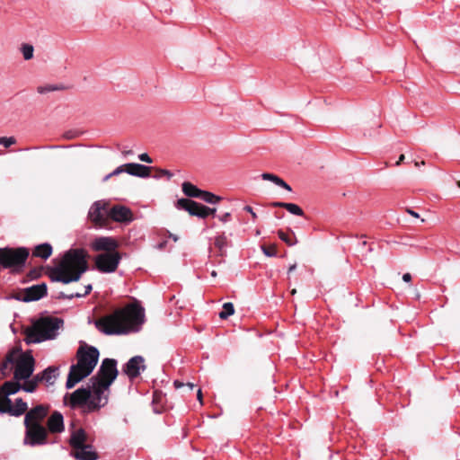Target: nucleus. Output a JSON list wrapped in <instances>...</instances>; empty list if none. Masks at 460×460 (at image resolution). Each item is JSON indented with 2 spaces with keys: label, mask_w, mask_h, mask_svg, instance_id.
<instances>
[{
  "label": "nucleus",
  "mask_w": 460,
  "mask_h": 460,
  "mask_svg": "<svg viewBox=\"0 0 460 460\" xmlns=\"http://www.w3.org/2000/svg\"><path fill=\"white\" fill-rule=\"evenodd\" d=\"M214 244L216 248H217L218 254L220 256H225L226 254V249L229 246V241L225 233L218 234L217 236H215Z\"/></svg>",
  "instance_id": "27"
},
{
  "label": "nucleus",
  "mask_w": 460,
  "mask_h": 460,
  "mask_svg": "<svg viewBox=\"0 0 460 460\" xmlns=\"http://www.w3.org/2000/svg\"><path fill=\"white\" fill-rule=\"evenodd\" d=\"M279 187H281L288 191H291V187L282 179L280 180L279 183L278 184Z\"/></svg>",
  "instance_id": "50"
},
{
  "label": "nucleus",
  "mask_w": 460,
  "mask_h": 460,
  "mask_svg": "<svg viewBox=\"0 0 460 460\" xmlns=\"http://www.w3.org/2000/svg\"><path fill=\"white\" fill-rule=\"evenodd\" d=\"M402 279H403V281H405V282H410V281H411V274H410V273H405V274H403V275H402Z\"/></svg>",
  "instance_id": "53"
},
{
  "label": "nucleus",
  "mask_w": 460,
  "mask_h": 460,
  "mask_svg": "<svg viewBox=\"0 0 460 460\" xmlns=\"http://www.w3.org/2000/svg\"><path fill=\"white\" fill-rule=\"evenodd\" d=\"M406 211H407L408 214L411 215L414 217H420L418 213H416L415 211H413V210H411L410 208H408Z\"/></svg>",
  "instance_id": "54"
},
{
  "label": "nucleus",
  "mask_w": 460,
  "mask_h": 460,
  "mask_svg": "<svg viewBox=\"0 0 460 460\" xmlns=\"http://www.w3.org/2000/svg\"><path fill=\"white\" fill-rule=\"evenodd\" d=\"M144 322V308L140 305H129L96 320L94 325L98 331L106 335H122L138 332Z\"/></svg>",
  "instance_id": "1"
},
{
  "label": "nucleus",
  "mask_w": 460,
  "mask_h": 460,
  "mask_svg": "<svg viewBox=\"0 0 460 460\" xmlns=\"http://www.w3.org/2000/svg\"><path fill=\"white\" fill-rule=\"evenodd\" d=\"M13 403L9 396L6 395H1L0 397V413H7L6 410L7 408H12Z\"/></svg>",
  "instance_id": "35"
},
{
  "label": "nucleus",
  "mask_w": 460,
  "mask_h": 460,
  "mask_svg": "<svg viewBox=\"0 0 460 460\" xmlns=\"http://www.w3.org/2000/svg\"><path fill=\"white\" fill-rule=\"evenodd\" d=\"M199 204L192 199H179L175 202V208L180 210H185L187 211L190 216L197 217Z\"/></svg>",
  "instance_id": "20"
},
{
  "label": "nucleus",
  "mask_w": 460,
  "mask_h": 460,
  "mask_svg": "<svg viewBox=\"0 0 460 460\" xmlns=\"http://www.w3.org/2000/svg\"><path fill=\"white\" fill-rule=\"evenodd\" d=\"M48 294V288L46 283H40L33 285L31 287L23 289L21 296H17L16 299L28 303L32 301H38Z\"/></svg>",
  "instance_id": "13"
},
{
  "label": "nucleus",
  "mask_w": 460,
  "mask_h": 460,
  "mask_svg": "<svg viewBox=\"0 0 460 460\" xmlns=\"http://www.w3.org/2000/svg\"><path fill=\"white\" fill-rule=\"evenodd\" d=\"M132 154H133V151H132V150H123V151H122V155H123L124 156H128V155H132Z\"/></svg>",
  "instance_id": "56"
},
{
  "label": "nucleus",
  "mask_w": 460,
  "mask_h": 460,
  "mask_svg": "<svg viewBox=\"0 0 460 460\" xmlns=\"http://www.w3.org/2000/svg\"><path fill=\"white\" fill-rule=\"evenodd\" d=\"M234 314V306L233 303L227 302L223 305V309L219 313V317L221 319H227L229 316Z\"/></svg>",
  "instance_id": "32"
},
{
  "label": "nucleus",
  "mask_w": 460,
  "mask_h": 460,
  "mask_svg": "<svg viewBox=\"0 0 460 460\" xmlns=\"http://www.w3.org/2000/svg\"><path fill=\"white\" fill-rule=\"evenodd\" d=\"M159 176H166L168 179L172 177V172L166 169H158Z\"/></svg>",
  "instance_id": "47"
},
{
  "label": "nucleus",
  "mask_w": 460,
  "mask_h": 460,
  "mask_svg": "<svg viewBox=\"0 0 460 460\" xmlns=\"http://www.w3.org/2000/svg\"><path fill=\"white\" fill-rule=\"evenodd\" d=\"M404 159V155H401L399 157V160L396 162V165H399L401 162H402Z\"/></svg>",
  "instance_id": "58"
},
{
  "label": "nucleus",
  "mask_w": 460,
  "mask_h": 460,
  "mask_svg": "<svg viewBox=\"0 0 460 460\" xmlns=\"http://www.w3.org/2000/svg\"><path fill=\"white\" fill-rule=\"evenodd\" d=\"M173 385H174V387H175L176 389H179V388H181V387H184V386H188V388H189L190 390H192V389H193V387H194V385H193V384H191V383L184 384V383H182V382H181V381H179V380H175V381L173 382Z\"/></svg>",
  "instance_id": "43"
},
{
  "label": "nucleus",
  "mask_w": 460,
  "mask_h": 460,
  "mask_svg": "<svg viewBox=\"0 0 460 460\" xmlns=\"http://www.w3.org/2000/svg\"><path fill=\"white\" fill-rule=\"evenodd\" d=\"M70 456L75 460H97L99 458L98 453L92 445L72 449Z\"/></svg>",
  "instance_id": "17"
},
{
  "label": "nucleus",
  "mask_w": 460,
  "mask_h": 460,
  "mask_svg": "<svg viewBox=\"0 0 460 460\" xmlns=\"http://www.w3.org/2000/svg\"><path fill=\"white\" fill-rule=\"evenodd\" d=\"M243 210L250 213V215H252V217L253 220H255L257 218V214L253 211L252 208L251 206H245L243 208Z\"/></svg>",
  "instance_id": "48"
},
{
  "label": "nucleus",
  "mask_w": 460,
  "mask_h": 460,
  "mask_svg": "<svg viewBox=\"0 0 460 460\" xmlns=\"http://www.w3.org/2000/svg\"><path fill=\"white\" fill-rule=\"evenodd\" d=\"M138 158L140 161L147 163V164H151L153 162L152 158L146 153H143V154L139 155Z\"/></svg>",
  "instance_id": "46"
},
{
  "label": "nucleus",
  "mask_w": 460,
  "mask_h": 460,
  "mask_svg": "<svg viewBox=\"0 0 460 460\" xmlns=\"http://www.w3.org/2000/svg\"><path fill=\"white\" fill-rule=\"evenodd\" d=\"M172 239H173L174 241H177V239H178V238H177V236H172Z\"/></svg>",
  "instance_id": "62"
},
{
  "label": "nucleus",
  "mask_w": 460,
  "mask_h": 460,
  "mask_svg": "<svg viewBox=\"0 0 460 460\" xmlns=\"http://www.w3.org/2000/svg\"><path fill=\"white\" fill-rule=\"evenodd\" d=\"M24 352H22V349L18 347H14L12 349H10L7 354L4 357V360L7 363H10L11 365L15 364L20 357V355L23 354Z\"/></svg>",
  "instance_id": "30"
},
{
  "label": "nucleus",
  "mask_w": 460,
  "mask_h": 460,
  "mask_svg": "<svg viewBox=\"0 0 460 460\" xmlns=\"http://www.w3.org/2000/svg\"><path fill=\"white\" fill-rule=\"evenodd\" d=\"M211 276H212V277H216V276H217V272H216L215 270H213V271L211 272Z\"/></svg>",
  "instance_id": "61"
},
{
  "label": "nucleus",
  "mask_w": 460,
  "mask_h": 460,
  "mask_svg": "<svg viewBox=\"0 0 460 460\" xmlns=\"http://www.w3.org/2000/svg\"><path fill=\"white\" fill-rule=\"evenodd\" d=\"M40 275H41L40 269L31 270L30 272L28 273V277L31 279H37L38 278L40 277Z\"/></svg>",
  "instance_id": "44"
},
{
  "label": "nucleus",
  "mask_w": 460,
  "mask_h": 460,
  "mask_svg": "<svg viewBox=\"0 0 460 460\" xmlns=\"http://www.w3.org/2000/svg\"><path fill=\"white\" fill-rule=\"evenodd\" d=\"M20 390H22V385L15 379L13 381H6L0 386L1 394L6 396L15 394Z\"/></svg>",
  "instance_id": "23"
},
{
  "label": "nucleus",
  "mask_w": 460,
  "mask_h": 460,
  "mask_svg": "<svg viewBox=\"0 0 460 460\" xmlns=\"http://www.w3.org/2000/svg\"><path fill=\"white\" fill-rule=\"evenodd\" d=\"M92 289H93L92 285L88 284L84 287V291L83 293H79V292L72 293V294H70V297H76V298L84 297V296L89 295L91 293Z\"/></svg>",
  "instance_id": "41"
},
{
  "label": "nucleus",
  "mask_w": 460,
  "mask_h": 460,
  "mask_svg": "<svg viewBox=\"0 0 460 460\" xmlns=\"http://www.w3.org/2000/svg\"><path fill=\"white\" fill-rule=\"evenodd\" d=\"M261 178L265 181H270L274 182L277 186L281 180V178H279V176H277L273 173H270V172H263L261 174Z\"/></svg>",
  "instance_id": "39"
},
{
  "label": "nucleus",
  "mask_w": 460,
  "mask_h": 460,
  "mask_svg": "<svg viewBox=\"0 0 460 460\" xmlns=\"http://www.w3.org/2000/svg\"><path fill=\"white\" fill-rule=\"evenodd\" d=\"M230 217H231L230 213L226 212L224 215H222L221 217H219V219H220V221L225 223V222L228 221Z\"/></svg>",
  "instance_id": "52"
},
{
  "label": "nucleus",
  "mask_w": 460,
  "mask_h": 460,
  "mask_svg": "<svg viewBox=\"0 0 460 460\" xmlns=\"http://www.w3.org/2000/svg\"><path fill=\"white\" fill-rule=\"evenodd\" d=\"M125 166L126 172L132 176H137L140 178L149 177L151 167L136 163H128L126 164Z\"/></svg>",
  "instance_id": "19"
},
{
  "label": "nucleus",
  "mask_w": 460,
  "mask_h": 460,
  "mask_svg": "<svg viewBox=\"0 0 460 460\" xmlns=\"http://www.w3.org/2000/svg\"><path fill=\"white\" fill-rule=\"evenodd\" d=\"M99 350L93 346L83 343L76 352V364L70 367L66 388L72 389L77 383L90 376L99 360Z\"/></svg>",
  "instance_id": "3"
},
{
  "label": "nucleus",
  "mask_w": 460,
  "mask_h": 460,
  "mask_svg": "<svg viewBox=\"0 0 460 460\" xmlns=\"http://www.w3.org/2000/svg\"><path fill=\"white\" fill-rule=\"evenodd\" d=\"M199 199L208 204H216L221 200V197L213 194L212 192L201 190Z\"/></svg>",
  "instance_id": "31"
},
{
  "label": "nucleus",
  "mask_w": 460,
  "mask_h": 460,
  "mask_svg": "<svg viewBox=\"0 0 460 460\" xmlns=\"http://www.w3.org/2000/svg\"><path fill=\"white\" fill-rule=\"evenodd\" d=\"M35 369V359L31 351L20 355L13 372V379L16 381L29 379Z\"/></svg>",
  "instance_id": "8"
},
{
  "label": "nucleus",
  "mask_w": 460,
  "mask_h": 460,
  "mask_svg": "<svg viewBox=\"0 0 460 460\" xmlns=\"http://www.w3.org/2000/svg\"><path fill=\"white\" fill-rule=\"evenodd\" d=\"M16 143V138L14 137H0V145H3L4 147H10L12 145Z\"/></svg>",
  "instance_id": "38"
},
{
  "label": "nucleus",
  "mask_w": 460,
  "mask_h": 460,
  "mask_svg": "<svg viewBox=\"0 0 460 460\" xmlns=\"http://www.w3.org/2000/svg\"><path fill=\"white\" fill-rule=\"evenodd\" d=\"M120 259L121 257L118 252H102L95 257V267L100 272L111 273L117 270Z\"/></svg>",
  "instance_id": "10"
},
{
  "label": "nucleus",
  "mask_w": 460,
  "mask_h": 460,
  "mask_svg": "<svg viewBox=\"0 0 460 460\" xmlns=\"http://www.w3.org/2000/svg\"><path fill=\"white\" fill-rule=\"evenodd\" d=\"M118 374L117 360L113 358H104L97 373L89 379L90 384L93 385V388L95 391L97 399H101L100 394H102L106 396L107 401H109L111 393L110 387L117 378Z\"/></svg>",
  "instance_id": "6"
},
{
  "label": "nucleus",
  "mask_w": 460,
  "mask_h": 460,
  "mask_svg": "<svg viewBox=\"0 0 460 460\" xmlns=\"http://www.w3.org/2000/svg\"><path fill=\"white\" fill-rule=\"evenodd\" d=\"M24 384L22 385V390L26 392V393H33L36 388H37V385L35 384V382L32 381V379H27V380H24Z\"/></svg>",
  "instance_id": "36"
},
{
  "label": "nucleus",
  "mask_w": 460,
  "mask_h": 460,
  "mask_svg": "<svg viewBox=\"0 0 460 460\" xmlns=\"http://www.w3.org/2000/svg\"><path fill=\"white\" fill-rule=\"evenodd\" d=\"M261 250L263 253L268 257H275L277 256V249L276 246L270 245V246H261Z\"/></svg>",
  "instance_id": "37"
},
{
  "label": "nucleus",
  "mask_w": 460,
  "mask_h": 460,
  "mask_svg": "<svg viewBox=\"0 0 460 460\" xmlns=\"http://www.w3.org/2000/svg\"><path fill=\"white\" fill-rule=\"evenodd\" d=\"M49 409V404H38L30 409L24 417V426L42 425L41 422L48 416Z\"/></svg>",
  "instance_id": "12"
},
{
  "label": "nucleus",
  "mask_w": 460,
  "mask_h": 460,
  "mask_svg": "<svg viewBox=\"0 0 460 460\" xmlns=\"http://www.w3.org/2000/svg\"><path fill=\"white\" fill-rule=\"evenodd\" d=\"M5 411L11 416L20 417L28 411V404L22 398H17L14 405L12 408H7Z\"/></svg>",
  "instance_id": "22"
},
{
  "label": "nucleus",
  "mask_w": 460,
  "mask_h": 460,
  "mask_svg": "<svg viewBox=\"0 0 460 460\" xmlns=\"http://www.w3.org/2000/svg\"><path fill=\"white\" fill-rule=\"evenodd\" d=\"M41 375L43 381L47 384V385H52L59 375V368L58 367L55 366L48 367L43 371H41Z\"/></svg>",
  "instance_id": "24"
},
{
  "label": "nucleus",
  "mask_w": 460,
  "mask_h": 460,
  "mask_svg": "<svg viewBox=\"0 0 460 460\" xmlns=\"http://www.w3.org/2000/svg\"><path fill=\"white\" fill-rule=\"evenodd\" d=\"M69 445L72 447V449L88 446L87 444V434L85 430L83 428H80L71 433L70 438H69Z\"/></svg>",
  "instance_id": "21"
},
{
  "label": "nucleus",
  "mask_w": 460,
  "mask_h": 460,
  "mask_svg": "<svg viewBox=\"0 0 460 460\" xmlns=\"http://www.w3.org/2000/svg\"><path fill=\"white\" fill-rule=\"evenodd\" d=\"M108 203L97 200L92 204L88 211V218L96 226H105L108 222Z\"/></svg>",
  "instance_id": "11"
},
{
  "label": "nucleus",
  "mask_w": 460,
  "mask_h": 460,
  "mask_svg": "<svg viewBox=\"0 0 460 460\" xmlns=\"http://www.w3.org/2000/svg\"><path fill=\"white\" fill-rule=\"evenodd\" d=\"M20 49L25 60H30L33 58L34 48L31 44L23 43Z\"/></svg>",
  "instance_id": "33"
},
{
  "label": "nucleus",
  "mask_w": 460,
  "mask_h": 460,
  "mask_svg": "<svg viewBox=\"0 0 460 460\" xmlns=\"http://www.w3.org/2000/svg\"><path fill=\"white\" fill-rule=\"evenodd\" d=\"M111 177H112V175H111V173L107 174V175L103 178V181H108V180H110Z\"/></svg>",
  "instance_id": "59"
},
{
  "label": "nucleus",
  "mask_w": 460,
  "mask_h": 460,
  "mask_svg": "<svg viewBox=\"0 0 460 460\" xmlns=\"http://www.w3.org/2000/svg\"><path fill=\"white\" fill-rule=\"evenodd\" d=\"M92 248L97 252H114L118 248V242L112 237L101 236L94 239Z\"/></svg>",
  "instance_id": "16"
},
{
  "label": "nucleus",
  "mask_w": 460,
  "mask_h": 460,
  "mask_svg": "<svg viewBox=\"0 0 460 460\" xmlns=\"http://www.w3.org/2000/svg\"><path fill=\"white\" fill-rule=\"evenodd\" d=\"M23 445L39 447L48 444V430L43 425L24 426Z\"/></svg>",
  "instance_id": "9"
},
{
  "label": "nucleus",
  "mask_w": 460,
  "mask_h": 460,
  "mask_svg": "<svg viewBox=\"0 0 460 460\" xmlns=\"http://www.w3.org/2000/svg\"><path fill=\"white\" fill-rule=\"evenodd\" d=\"M58 299H68L72 300L74 297H70V294L66 295L64 292H60L58 296H57Z\"/></svg>",
  "instance_id": "51"
},
{
  "label": "nucleus",
  "mask_w": 460,
  "mask_h": 460,
  "mask_svg": "<svg viewBox=\"0 0 460 460\" xmlns=\"http://www.w3.org/2000/svg\"><path fill=\"white\" fill-rule=\"evenodd\" d=\"M273 208H283L287 209L289 213L296 215V216H304L303 209L296 204L294 203H286V202H280V201H275L270 204Z\"/></svg>",
  "instance_id": "25"
},
{
  "label": "nucleus",
  "mask_w": 460,
  "mask_h": 460,
  "mask_svg": "<svg viewBox=\"0 0 460 460\" xmlns=\"http://www.w3.org/2000/svg\"><path fill=\"white\" fill-rule=\"evenodd\" d=\"M217 209L215 208H208V216H214L216 214Z\"/></svg>",
  "instance_id": "57"
},
{
  "label": "nucleus",
  "mask_w": 460,
  "mask_h": 460,
  "mask_svg": "<svg viewBox=\"0 0 460 460\" xmlns=\"http://www.w3.org/2000/svg\"><path fill=\"white\" fill-rule=\"evenodd\" d=\"M52 254V246L49 243H44L37 245L32 251V255L35 257L47 260Z\"/></svg>",
  "instance_id": "26"
},
{
  "label": "nucleus",
  "mask_w": 460,
  "mask_h": 460,
  "mask_svg": "<svg viewBox=\"0 0 460 460\" xmlns=\"http://www.w3.org/2000/svg\"><path fill=\"white\" fill-rule=\"evenodd\" d=\"M9 365H11V364L7 363L4 359L0 364V373H1L0 377L4 378V377H6L9 376V374H10Z\"/></svg>",
  "instance_id": "40"
},
{
  "label": "nucleus",
  "mask_w": 460,
  "mask_h": 460,
  "mask_svg": "<svg viewBox=\"0 0 460 460\" xmlns=\"http://www.w3.org/2000/svg\"><path fill=\"white\" fill-rule=\"evenodd\" d=\"M278 235L279 239L286 243L288 246H293L297 243L296 237L292 231L290 233H287L283 230H279Z\"/></svg>",
  "instance_id": "29"
},
{
  "label": "nucleus",
  "mask_w": 460,
  "mask_h": 460,
  "mask_svg": "<svg viewBox=\"0 0 460 460\" xmlns=\"http://www.w3.org/2000/svg\"><path fill=\"white\" fill-rule=\"evenodd\" d=\"M126 172V166H125V164H123V165H120V166L117 167L114 171H112V172H111V175H112V177H113V176H117V175H119V174H120V173H122V172Z\"/></svg>",
  "instance_id": "45"
},
{
  "label": "nucleus",
  "mask_w": 460,
  "mask_h": 460,
  "mask_svg": "<svg viewBox=\"0 0 460 460\" xmlns=\"http://www.w3.org/2000/svg\"><path fill=\"white\" fill-rule=\"evenodd\" d=\"M181 189L183 193L190 198H199L201 193V190L197 188V186L193 185L189 181H184L181 185Z\"/></svg>",
  "instance_id": "28"
},
{
  "label": "nucleus",
  "mask_w": 460,
  "mask_h": 460,
  "mask_svg": "<svg viewBox=\"0 0 460 460\" xmlns=\"http://www.w3.org/2000/svg\"><path fill=\"white\" fill-rule=\"evenodd\" d=\"M33 382H35V384L38 385L41 382H44L43 381V377H42V375H41V372L36 374L35 376H33V377L31 378Z\"/></svg>",
  "instance_id": "49"
},
{
  "label": "nucleus",
  "mask_w": 460,
  "mask_h": 460,
  "mask_svg": "<svg viewBox=\"0 0 460 460\" xmlns=\"http://www.w3.org/2000/svg\"><path fill=\"white\" fill-rule=\"evenodd\" d=\"M28 256L29 251L24 247L0 248V268H21L25 264Z\"/></svg>",
  "instance_id": "7"
},
{
  "label": "nucleus",
  "mask_w": 460,
  "mask_h": 460,
  "mask_svg": "<svg viewBox=\"0 0 460 460\" xmlns=\"http://www.w3.org/2000/svg\"><path fill=\"white\" fill-rule=\"evenodd\" d=\"M63 323V320L58 317L47 316L39 319L31 328L25 331L26 343H40L55 339Z\"/></svg>",
  "instance_id": "4"
},
{
  "label": "nucleus",
  "mask_w": 460,
  "mask_h": 460,
  "mask_svg": "<svg viewBox=\"0 0 460 460\" xmlns=\"http://www.w3.org/2000/svg\"><path fill=\"white\" fill-rule=\"evenodd\" d=\"M100 400L97 399L93 385L88 382L87 387H81L70 394L69 406L71 408L80 407L84 413L98 411L107 403V397L100 394Z\"/></svg>",
  "instance_id": "5"
},
{
  "label": "nucleus",
  "mask_w": 460,
  "mask_h": 460,
  "mask_svg": "<svg viewBox=\"0 0 460 460\" xmlns=\"http://www.w3.org/2000/svg\"><path fill=\"white\" fill-rule=\"evenodd\" d=\"M87 256L83 248L70 249L64 253L58 265L48 269L47 275L51 282H76L88 270Z\"/></svg>",
  "instance_id": "2"
},
{
  "label": "nucleus",
  "mask_w": 460,
  "mask_h": 460,
  "mask_svg": "<svg viewBox=\"0 0 460 460\" xmlns=\"http://www.w3.org/2000/svg\"><path fill=\"white\" fill-rule=\"evenodd\" d=\"M108 217L114 222L128 224L134 217L130 208L123 205H114L108 210Z\"/></svg>",
  "instance_id": "15"
},
{
  "label": "nucleus",
  "mask_w": 460,
  "mask_h": 460,
  "mask_svg": "<svg viewBox=\"0 0 460 460\" xmlns=\"http://www.w3.org/2000/svg\"><path fill=\"white\" fill-rule=\"evenodd\" d=\"M197 397H198L199 401L201 402V400H202V392H201L200 388L198 389V391H197Z\"/></svg>",
  "instance_id": "55"
},
{
  "label": "nucleus",
  "mask_w": 460,
  "mask_h": 460,
  "mask_svg": "<svg viewBox=\"0 0 460 460\" xmlns=\"http://www.w3.org/2000/svg\"><path fill=\"white\" fill-rule=\"evenodd\" d=\"M65 429L64 418L61 412L55 411L48 419L47 430L51 433H61Z\"/></svg>",
  "instance_id": "18"
},
{
  "label": "nucleus",
  "mask_w": 460,
  "mask_h": 460,
  "mask_svg": "<svg viewBox=\"0 0 460 460\" xmlns=\"http://www.w3.org/2000/svg\"><path fill=\"white\" fill-rule=\"evenodd\" d=\"M362 244H363V245H366V244H367V242H366V241L362 242Z\"/></svg>",
  "instance_id": "63"
},
{
  "label": "nucleus",
  "mask_w": 460,
  "mask_h": 460,
  "mask_svg": "<svg viewBox=\"0 0 460 460\" xmlns=\"http://www.w3.org/2000/svg\"><path fill=\"white\" fill-rule=\"evenodd\" d=\"M295 269H296V265H295V264H294V265H291V266L289 267V269H288V272L293 271Z\"/></svg>",
  "instance_id": "60"
},
{
  "label": "nucleus",
  "mask_w": 460,
  "mask_h": 460,
  "mask_svg": "<svg viewBox=\"0 0 460 460\" xmlns=\"http://www.w3.org/2000/svg\"><path fill=\"white\" fill-rule=\"evenodd\" d=\"M198 217L199 218H206L208 217V207L199 204V211H198Z\"/></svg>",
  "instance_id": "42"
},
{
  "label": "nucleus",
  "mask_w": 460,
  "mask_h": 460,
  "mask_svg": "<svg viewBox=\"0 0 460 460\" xmlns=\"http://www.w3.org/2000/svg\"><path fill=\"white\" fill-rule=\"evenodd\" d=\"M62 89H63V86H59L57 84H47V85L39 86L37 88V92L40 94H44V93H47L49 92L59 91Z\"/></svg>",
  "instance_id": "34"
},
{
  "label": "nucleus",
  "mask_w": 460,
  "mask_h": 460,
  "mask_svg": "<svg viewBox=\"0 0 460 460\" xmlns=\"http://www.w3.org/2000/svg\"><path fill=\"white\" fill-rule=\"evenodd\" d=\"M145 358L142 356L132 357L122 367V371L130 380L140 376L141 371L146 370Z\"/></svg>",
  "instance_id": "14"
}]
</instances>
